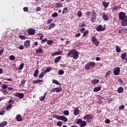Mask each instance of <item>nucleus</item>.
I'll return each instance as SVG.
<instances>
[{
	"mask_svg": "<svg viewBox=\"0 0 127 127\" xmlns=\"http://www.w3.org/2000/svg\"><path fill=\"white\" fill-rule=\"evenodd\" d=\"M12 108V105L11 104H9L6 108L7 111H9V110H10Z\"/></svg>",
	"mask_w": 127,
	"mask_h": 127,
	"instance_id": "48",
	"label": "nucleus"
},
{
	"mask_svg": "<svg viewBox=\"0 0 127 127\" xmlns=\"http://www.w3.org/2000/svg\"><path fill=\"white\" fill-rule=\"evenodd\" d=\"M87 119H89L87 120ZM93 119H94V116H92V114H87L86 116H85L83 118V120H87V123H89V120H93Z\"/></svg>",
	"mask_w": 127,
	"mask_h": 127,
	"instance_id": "6",
	"label": "nucleus"
},
{
	"mask_svg": "<svg viewBox=\"0 0 127 127\" xmlns=\"http://www.w3.org/2000/svg\"><path fill=\"white\" fill-rule=\"evenodd\" d=\"M61 91H62V87H56L51 90V93H54L55 92H56V93H59V92H61Z\"/></svg>",
	"mask_w": 127,
	"mask_h": 127,
	"instance_id": "8",
	"label": "nucleus"
},
{
	"mask_svg": "<svg viewBox=\"0 0 127 127\" xmlns=\"http://www.w3.org/2000/svg\"><path fill=\"white\" fill-rule=\"evenodd\" d=\"M3 52H4V50L3 49H1L0 50V55H1V54H2V53H3Z\"/></svg>",
	"mask_w": 127,
	"mask_h": 127,
	"instance_id": "64",
	"label": "nucleus"
},
{
	"mask_svg": "<svg viewBox=\"0 0 127 127\" xmlns=\"http://www.w3.org/2000/svg\"><path fill=\"white\" fill-rule=\"evenodd\" d=\"M4 113H5V111L4 110L1 111L0 112V116H3V114H4Z\"/></svg>",
	"mask_w": 127,
	"mask_h": 127,
	"instance_id": "60",
	"label": "nucleus"
},
{
	"mask_svg": "<svg viewBox=\"0 0 127 127\" xmlns=\"http://www.w3.org/2000/svg\"><path fill=\"white\" fill-rule=\"evenodd\" d=\"M36 53H43V49L42 48H39L37 50H36Z\"/></svg>",
	"mask_w": 127,
	"mask_h": 127,
	"instance_id": "20",
	"label": "nucleus"
},
{
	"mask_svg": "<svg viewBox=\"0 0 127 127\" xmlns=\"http://www.w3.org/2000/svg\"><path fill=\"white\" fill-rule=\"evenodd\" d=\"M47 43L48 45H51V44L54 43V42L51 40H49V41H48Z\"/></svg>",
	"mask_w": 127,
	"mask_h": 127,
	"instance_id": "47",
	"label": "nucleus"
},
{
	"mask_svg": "<svg viewBox=\"0 0 127 127\" xmlns=\"http://www.w3.org/2000/svg\"><path fill=\"white\" fill-rule=\"evenodd\" d=\"M92 42H93V43L94 44H95V45H96V46H97V47H98V46H99V44H100V43L99 42V41H98L97 38H96L95 37H92Z\"/></svg>",
	"mask_w": 127,
	"mask_h": 127,
	"instance_id": "7",
	"label": "nucleus"
},
{
	"mask_svg": "<svg viewBox=\"0 0 127 127\" xmlns=\"http://www.w3.org/2000/svg\"><path fill=\"white\" fill-rule=\"evenodd\" d=\"M47 41H48V40L47 39V38H45L41 41V43H42V44H43L45 43V42H46Z\"/></svg>",
	"mask_w": 127,
	"mask_h": 127,
	"instance_id": "50",
	"label": "nucleus"
},
{
	"mask_svg": "<svg viewBox=\"0 0 127 127\" xmlns=\"http://www.w3.org/2000/svg\"><path fill=\"white\" fill-rule=\"evenodd\" d=\"M19 38H20L21 39H23V40H24V39H26L27 37L25 36H23L22 35H20L19 36Z\"/></svg>",
	"mask_w": 127,
	"mask_h": 127,
	"instance_id": "45",
	"label": "nucleus"
},
{
	"mask_svg": "<svg viewBox=\"0 0 127 127\" xmlns=\"http://www.w3.org/2000/svg\"><path fill=\"white\" fill-rule=\"evenodd\" d=\"M28 33L29 35H34L35 34V30L33 28L29 29Z\"/></svg>",
	"mask_w": 127,
	"mask_h": 127,
	"instance_id": "9",
	"label": "nucleus"
},
{
	"mask_svg": "<svg viewBox=\"0 0 127 127\" xmlns=\"http://www.w3.org/2000/svg\"><path fill=\"white\" fill-rule=\"evenodd\" d=\"M53 21V19H50L47 20V23L49 24V23H51V22H52Z\"/></svg>",
	"mask_w": 127,
	"mask_h": 127,
	"instance_id": "58",
	"label": "nucleus"
},
{
	"mask_svg": "<svg viewBox=\"0 0 127 127\" xmlns=\"http://www.w3.org/2000/svg\"><path fill=\"white\" fill-rule=\"evenodd\" d=\"M23 10L24 11H25V12H27V11H28V7H25L23 8Z\"/></svg>",
	"mask_w": 127,
	"mask_h": 127,
	"instance_id": "56",
	"label": "nucleus"
},
{
	"mask_svg": "<svg viewBox=\"0 0 127 127\" xmlns=\"http://www.w3.org/2000/svg\"><path fill=\"white\" fill-rule=\"evenodd\" d=\"M119 19L122 20L121 24L123 26H126V23L127 22V16L124 12H120L119 13Z\"/></svg>",
	"mask_w": 127,
	"mask_h": 127,
	"instance_id": "1",
	"label": "nucleus"
},
{
	"mask_svg": "<svg viewBox=\"0 0 127 127\" xmlns=\"http://www.w3.org/2000/svg\"><path fill=\"white\" fill-rule=\"evenodd\" d=\"M121 8L122 7L121 6L116 5L113 8L112 10L113 11H116V10L119 9V8Z\"/></svg>",
	"mask_w": 127,
	"mask_h": 127,
	"instance_id": "28",
	"label": "nucleus"
},
{
	"mask_svg": "<svg viewBox=\"0 0 127 127\" xmlns=\"http://www.w3.org/2000/svg\"><path fill=\"white\" fill-rule=\"evenodd\" d=\"M24 66V63H21L19 66L18 70H22V69H23Z\"/></svg>",
	"mask_w": 127,
	"mask_h": 127,
	"instance_id": "37",
	"label": "nucleus"
},
{
	"mask_svg": "<svg viewBox=\"0 0 127 127\" xmlns=\"http://www.w3.org/2000/svg\"><path fill=\"white\" fill-rule=\"evenodd\" d=\"M87 125V122L86 121H83L80 124V127H86V125Z\"/></svg>",
	"mask_w": 127,
	"mask_h": 127,
	"instance_id": "24",
	"label": "nucleus"
},
{
	"mask_svg": "<svg viewBox=\"0 0 127 127\" xmlns=\"http://www.w3.org/2000/svg\"><path fill=\"white\" fill-rule=\"evenodd\" d=\"M71 55H72V58L74 60H77L78 57H79V52L75 49H72L68 52L67 54V56H71Z\"/></svg>",
	"mask_w": 127,
	"mask_h": 127,
	"instance_id": "2",
	"label": "nucleus"
},
{
	"mask_svg": "<svg viewBox=\"0 0 127 127\" xmlns=\"http://www.w3.org/2000/svg\"><path fill=\"white\" fill-rule=\"evenodd\" d=\"M16 120L17 122H21V121H22V117L20 114H18L16 116Z\"/></svg>",
	"mask_w": 127,
	"mask_h": 127,
	"instance_id": "15",
	"label": "nucleus"
},
{
	"mask_svg": "<svg viewBox=\"0 0 127 127\" xmlns=\"http://www.w3.org/2000/svg\"><path fill=\"white\" fill-rule=\"evenodd\" d=\"M62 53V51L56 52L52 54V56H56V55H61Z\"/></svg>",
	"mask_w": 127,
	"mask_h": 127,
	"instance_id": "14",
	"label": "nucleus"
},
{
	"mask_svg": "<svg viewBox=\"0 0 127 127\" xmlns=\"http://www.w3.org/2000/svg\"><path fill=\"white\" fill-rule=\"evenodd\" d=\"M77 15L78 17H81V16H82V12L81 11H78Z\"/></svg>",
	"mask_w": 127,
	"mask_h": 127,
	"instance_id": "49",
	"label": "nucleus"
},
{
	"mask_svg": "<svg viewBox=\"0 0 127 127\" xmlns=\"http://www.w3.org/2000/svg\"><path fill=\"white\" fill-rule=\"evenodd\" d=\"M38 74H39V70L36 69L34 73V77H35V78H36L37 76H38Z\"/></svg>",
	"mask_w": 127,
	"mask_h": 127,
	"instance_id": "25",
	"label": "nucleus"
},
{
	"mask_svg": "<svg viewBox=\"0 0 127 127\" xmlns=\"http://www.w3.org/2000/svg\"><path fill=\"white\" fill-rule=\"evenodd\" d=\"M100 82V80L99 79H93L91 82L92 84H98Z\"/></svg>",
	"mask_w": 127,
	"mask_h": 127,
	"instance_id": "35",
	"label": "nucleus"
},
{
	"mask_svg": "<svg viewBox=\"0 0 127 127\" xmlns=\"http://www.w3.org/2000/svg\"><path fill=\"white\" fill-rule=\"evenodd\" d=\"M120 72L121 68H120V67H116L114 68L113 73L114 75H116V76H118V75L120 74Z\"/></svg>",
	"mask_w": 127,
	"mask_h": 127,
	"instance_id": "5",
	"label": "nucleus"
},
{
	"mask_svg": "<svg viewBox=\"0 0 127 127\" xmlns=\"http://www.w3.org/2000/svg\"><path fill=\"white\" fill-rule=\"evenodd\" d=\"M25 82H26V80H25V79L23 80H21V84L22 85H24V84H25Z\"/></svg>",
	"mask_w": 127,
	"mask_h": 127,
	"instance_id": "57",
	"label": "nucleus"
},
{
	"mask_svg": "<svg viewBox=\"0 0 127 127\" xmlns=\"http://www.w3.org/2000/svg\"><path fill=\"white\" fill-rule=\"evenodd\" d=\"M102 18H103L104 20L107 21L109 20V17H108V15L106 14H102Z\"/></svg>",
	"mask_w": 127,
	"mask_h": 127,
	"instance_id": "18",
	"label": "nucleus"
},
{
	"mask_svg": "<svg viewBox=\"0 0 127 127\" xmlns=\"http://www.w3.org/2000/svg\"><path fill=\"white\" fill-rule=\"evenodd\" d=\"M2 88L4 89L7 88V85L3 84V86H2Z\"/></svg>",
	"mask_w": 127,
	"mask_h": 127,
	"instance_id": "62",
	"label": "nucleus"
},
{
	"mask_svg": "<svg viewBox=\"0 0 127 127\" xmlns=\"http://www.w3.org/2000/svg\"><path fill=\"white\" fill-rule=\"evenodd\" d=\"M9 60H11V61H13L14 60H15V56L13 55H11L9 57Z\"/></svg>",
	"mask_w": 127,
	"mask_h": 127,
	"instance_id": "39",
	"label": "nucleus"
},
{
	"mask_svg": "<svg viewBox=\"0 0 127 127\" xmlns=\"http://www.w3.org/2000/svg\"><path fill=\"white\" fill-rule=\"evenodd\" d=\"M101 89H102V87L101 86L96 87L94 88L93 92H99V91H101Z\"/></svg>",
	"mask_w": 127,
	"mask_h": 127,
	"instance_id": "16",
	"label": "nucleus"
},
{
	"mask_svg": "<svg viewBox=\"0 0 127 127\" xmlns=\"http://www.w3.org/2000/svg\"><path fill=\"white\" fill-rule=\"evenodd\" d=\"M82 122V119H77V120L76 122L75 123V124H76V125H79V124H81Z\"/></svg>",
	"mask_w": 127,
	"mask_h": 127,
	"instance_id": "42",
	"label": "nucleus"
},
{
	"mask_svg": "<svg viewBox=\"0 0 127 127\" xmlns=\"http://www.w3.org/2000/svg\"><path fill=\"white\" fill-rule=\"evenodd\" d=\"M59 75H63L64 74V70L61 69L58 71Z\"/></svg>",
	"mask_w": 127,
	"mask_h": 127,
	"instance_id": "51",
	"label": "nucleus"
},
{
	"mask_svg": "<svg viewBox=\"0 0 127 127\" xmlns=\"http://www.w3.org/2000/svg\"><path fill=\"white\" fill-rule=\"evenodd\" d=\"M124 109H125V105H122L119 108V110H124Z\"/></svg>",
	"mask_w": 127,
	"mask_h": 127,
	"instance_id": "59",
	"label": "nucleus"
},
{
	"mask_svg": "<svg viewBox=\"0 0 127 127\" xmlns=\"http://www.w3.org/2000/svg\"><path fill=\"white\" fill-rule=\"evenodd\" d=\"M58 16V13L55 12L54 13L52 14V17H57Z\"/></svg>",
	"mask_w": 127,
	"mask_h": 127,
	"instance_id": "44",
	"label": "nucleus"
},
{
	"mask_svg": "<svg viewBox=\"0 0 127 127\" xmlns=\"http://www.w3.org/2000/svg\"><path fill=\"white\" fill-rule=\"evenodd\" d=\"M56 26V24L54 23H52L49 27V29H52V28H54L55 26Z\"/></svg>",
	"mask_w": 127,
	"mask_h": 127,
	"instance_id": "27",
	"label": "nucleus"
},
{
	"mask_svg": "<svg viewBox=\"0 0 127 127\" xmlns=\"http://www.w3.org/2000/svg\"><path fill=\"white\" fill-rule=\"evenodd\" d=\"M53 83H54V84H57V85H59L60 86H61V84L60 83V82L56 79H53Z\"/></svg>",
	"mask_w": 127,
	"mask_h": 127,
	"instance_id": "32",
	"label": "nucleus"
},
{
	"mask_svg": "<svg viewBox=\"0 0 127 127\" xmlns=\"http://www.w3.org/2000/svg\"><path fill=\"white\" fill-rule=\"evenodd\" d=\"M40 100L41 102H43V101H44V100H45V96H41L39 97Z\"/></svg>",
	"mask_w": 127,
	"mask_h": 127,
	"instance_id": "52",
	"label": "nucleus"
},
{
	"mask_svg": "<svg viewBox=\"0 0 127 127\" xmlns=\"http://www.w3.org/2000/svg\"><path fill=\"white\" fill-rule=\"evenodd\" d=\"M68 12V8H67V7H64V8L63 9L62 13H63V14H64V13H66V12Z\"/></svg>",
	"mask_w": 127,
	"mask_h": 127,
	"instance_id": "40",
	"label": "nucleus"
},
{
	"mask_svg": "<svg viewBox=\"0 0 127 127\" xmlns=\"http://www.w3.org/2000/svg\"><path fill=\"white\" fill-rule=\"evenodd\" d=\"M96 19H97V13L94 11L91 15L90 20L91 22H95L96 21Z\"/></svg>",
	"mask_w": 127,
	"mask_h": 127,
	"instance_id": "4",
	"label": "nucleus"
},
{
	"mask_svg": "<svg viewBox=\"0 0 127 127\" xmlns=\"http://www.w3.org/2000/svg\"><path fill=\"white\" fill-rule=\"evenodd\" d=\"M90 67H91V65H90L89 62L85 65V68L87 71L90 70Z\"/></svg>",
	"mask_w": 127,
	"mask_h": 127,
	"instance_id": "26",
	"label": "nucleus"
},
{
	"mask_svg": "<svg viewBox=\"0 0 127 127\" xmlns=\"http://www.w3.org/2000/svg\"><path fill=\"white\" fill-rule=\"evenodd\" d=\"M89 64L91 68H94L96 66V63L95 62H89Z\"/></svg>",
	"mask_w": 127,
	"mask_h": 127,
	"instance_id": "30",
	"label": "nucleus"
},
{
	"mask_svg": "<svg viewBox=\"0 0 127 127\" xmlns=\"http://www.w3.org/2000/svg\"><path fill=\"white\" fill-rule=\"evenodd\" d=\"M15 97L19 99H23V98H24V94H23V93H18L16 94Z\"/></svg>",
	"mask_w": 127,
	"mask_h": 127,
	"instance_id": "11",
	"label": "nucleus"
},
{
	"mask_svg": "<svg viewBox=\"0 0 127 127\" xmlns=\"http://www.w3.org/2000/svg\"><path fill=\"white\" fill-rule=\"evenodd\" d=\"M85 28H82L80 29V32L81 33H83L84 31H85Z\"/></svg>",
	"mask_w": 127,
	"mask_h": 127,
	"instance_id": "63",
	"label": "nucleus"
},
{
	"mask_svg": "<svg viewBox=\"0 0 127 127\" xmlns=\"http://www.w3.org/2000/svg\"><path fill=\"white\" fill-rule=\"evenodd\" d=\"M44 75H45V73L44 72H42L39 75V78L41 79V78H43L44 77Z\"/></svg>",
	"mask_w": 127,
	"mask_h": 127,
	"instance_id": "34",
	"label": "nucleus"
},
{
	"mask_svg": "<svg viewBox=\"0 0 127 127\" xmlns=\"http://www.w3.org/2000/svg\"><path fill=\"white\" fill-rule=\"evenodd\" d=\"M105 124H111V120L110 119H106L105 120Z\"/></svg>",
	"mask_w": 127,
	"mask_h": 127,
	"instance_id": "54",
	"label": "nucleus"
},
{
	"mask_svg": "<svg viewBox=\"0 0 127 127\" xmlns=\"http://www.w3.org/2000/svg\"><path fill=\"white\" fill-rule=\"evenodd\" d=\"M41 82H43V80L41 79H37L36 80H34L32 81L33 84H39V83H41Z\"/></svg>",
	"mask_w": 127,
	"mask_h": 127,
	"instance_id": "22",
	"label": "nucleus"
},
{
	"mask_svg": "<svg viewBox=\"0 0 127 127\" xmlns=\"http://www.w3.org/2000/svg\"><path fill=\"white\" fill-rule=\"evenodd\" d=\"M111 71H108L106 73V75H105V78H108V77H107V76H109V75H111Z\"/></svg>",
	"mask_w": 127,
	"mask_h": 127,
	"instance_id": "53",
	"label": "nucleus"
},
{
	"mask_svg": "<svg viewBox=\"0 0 127 127\" xmlns=\"http://www.w3.org/2000/svg\"><path fill=\"white\" fill-rule=\"evenodd\" d=\"M55 119H57V120H60V121H63V122H64L66 123L68 121V119H67V117L65 116H59L58 115H56L55 116Z\"/></svg>",
	"mask_w": 127,
	"mask_h": 127,
	"instance_id": "3",
	"label": "nucleus"
},
{
	"mask_svg": "<svg viewBox=\"0 0 127 127\" xmlns=\"http://www.w3.org/2000/svg\"><path fill=\"white\" fill-rule=\"evenodd\" d=\"M56 7L57 8H59V7H63V4H62L59 2H57V3H56Z\"/></svg>",
	"mask_w": 127,
	"mask_h": 127,
	"instance_id": "33",
	"label": "nucleus"
},
{
	"mask_svg": "<svg viewBox=\"0 0 127 127\" xmlns=\"http://www.w3.org/2000/svg\"><path fill=\"white\" fill-rule=\"evenodd\" d=\"M19 49H20V50H23V49H24V47L23 46V45H20L19 47Z\"/></svg>",
	"mask_w": 127,
	"mask_h": 127,
	"instance_id": "55",
	"label": "nucleus"
},
{
	"mask_svg": "<svg viewBox=\"0 0 127 127\" xmlns=\"http://www.w3.org/2000/svg\"><path fill=\"white\" fill-rule=\"evenodd\" d=\"M7 125V122L6 121H3L1 123H0V127H5Z\"/></svg>",
	"mask_w": 127,
	"mask_h": 127,
	"instance_id": "19",
	"label": "nucleus"
},
{
	"mask_svg": "<svg viewBox=\"0 0 127 127\" xmlns=\"http://www.w3.org/2000/svg\"><path fill=\"white\" fill-rule=\"evenodd\" d=\"M57 126H58V127H62V126H63V122L61 121L58 122L57 123Z\"/></svg>",
	"mask_w": 127,
	"mask_h": 127,
	"instance_id": "41",
	"label": "nucleus"
},
{
	"mask_svg": "<svg viewBox=\"0 0 127 127\" xmlns=\"http://www.w3.org/2000/svg\"><path fill=\"white\" fill-rule=\"evenodd\" d=\"M80 114V110L78 109V107L75 108L74 111V116H78Z\"/></svg>",
	"mask_w": 127,
	"mask_h": 127,
	"instance_id": "13",
	"label": "nucleus"
},
{
	"mask_svg": "<svg viewBox=\"0 0 127 127\" xmlns=\"http://www.w3.org/2000/svg\"><path fill=\"white\" fill-rule=\"evenodd\" d=\"M24 47H25V48H28V47L30 46V41L29 40L26 41L24 42Z\"/></svg>",
	"mask_w": 127,
	"mask_h": 127,
	"instance_id": "12",
	"label": "nucleus"
},
{
	"mask_svg": "<svg viewBox=\"0 0 127 127\" xmlns=\"http://www.w3.org/2000/svg\"><path fill=\"white\" fill-rule=\"evenodd\" d=\"M69 111L65 110L64 112V115H65V116H69Z\"/></svg>",
	"mask_w": 127,
	"mask_h": 127,
	"instance_id": "46",
	"label": "nucleus"
},
{
	"mask_svg": "<svg viewBox=\"0 0 127 127\" xmlns=\"http://www.w3.org/2000/svg\"><path fill=\"white\" fill-rule=\"evenodd\" d=\"M2 93H3V94H4V95L5 94L6 95V94H8V92H7V91H6V90H3L2 91Z\"/></svg>",
	"mask_w": 127,
	"mask_h": 127,
	"instance_id": "61",
	"label": "nucleus"
},
{
	"mask_svg": "<svg viewBox=\"0 0 127 127\" xmlns=\"http://www.w3.org/2000/svg\"><path fill=\"white\" fill-rule=\"evenodd\" d=\"M109 4H110V2H106L104 1L103 2V5L105 7V8H107L108 6H109Z\"/></svg>",
	"mask_w": 127,
	"mask_h": 127,
	"instance_id": "23",
	"label": "nucleus"
},
{
	"mask_svg": "<svg viewBox=\"0 0 127 127\" xmlns=\"http://www.w3.org/2000/svg\"><path fill=\"white\" fill-rule=\"evenodd\" d=\"M117 92L118 93H119V94H122V93L124 92V87H120L119 88H118Z\"/></svg>",
	"mask_w": 127,
	"mask_h": 127,
	"instance_id": "17",
	"label": "nucleus"
},
{
	"mask_svg": "<svg viewBox=\"0 0 127 127\" xmlns=\"http://www.w3.org/2000/svg\"><path fill=\"white\" fill-rule=\"evenodd\" d=\"M51 70H52V68H51V67H50L47 68L44 71L45 74H46V73H48L49 72H50Z\"/></svg>",
	"mask_w": 127,
	"mask_h": 127,
	"instance_id": "38",
	"label": "nucleus"
},
{
	"mask_svg": "<svg viewBox=\"0 0 127 127\" xmlns=\"http://www.w3.org/2000/svg\"><path fill=\"white\" fill-rule=\"evenodd\" d=\"M61 58H62L61 56H59L56 58H55L54 61L55 63H58V62H59V61L61 60Z\"/></svg>",
	"mask_w": 127,
	"mask_h": 127,
	"instance_id": "21",
	"label": "nucleus"
},
{
	"mask_svg": "<svg viewBox=\"0 0 127 127\" xmlns=\"http://www.w3.org/2000/svg\"><path fill=\"white\" fill-rule=\"evenodd\" d=\"M121 57L123 60H125V59H126V58L127 57V53H124L121 55Z\"/></svg>",
	"mask_w": 127,
	"mask_h": 127,
	"instance_id": "29",
	"label": "nucleus"
},
{
	"mask_svg": "<svg viewBox=\"0 0 127 127\" xmlns=\"http://www.w3.org/2000/svg\"><path fill=\"white\" fill-rule=\"evenodd\" d=\"M106 29V28H104L103 27V26L102 25H99L97 28L96 30L97 31H98L100 32V31H104Z\"/></svg>",
	"mask_w": 127,
	"mask_h": 127,
	"instance_id": "10",
	"label": "nucleus"
},
{
	"mask_svg": "<svg viewBox=\"0 0 127 127\" xmlns=\"http://www.w3.org/2000/svg\"><path fill=\"white\" fill-rule=\"evenodd\" d=\"M88 34H89V31L88 30H86L85 32H83V37H86Z\"/></svg>",
	"mask_w": 127,
	"mask_h": 127,
	"instance_id": "36",
	"label": "nucleus"
},
{
	"mask_svg": "<svg viewBox=\"0 0 127 127\" xmlns=\"http://www.w3.org/2000/svg\"><path fill=\"white\" fill-rule=\"evenodd\" d=\"M91 14H92L91 12L90 11L86 12V17H87L88 18H90V17H88V16H91Z\"/></svg>",
	"mask_w": 127,
	"mask_h": 127,
	"instance_id": "43",
	"label": "nucleus"
},
{
	"mask_svg": "<svg viewBox=\"0 0 127 127\" xmlns=\"http://www.w3.org/2000/svg\"><path fill=\"white\" fill-rule=\"evenodd\" d=\"M116 52H117L118 53H120V52H121V51H122V50L121 49V48H120V47H119V46H116Z\"/></svg>",
	"mask_w": 127,
	"mask_h": 127,
	"instance_id": "31",
	"label": "nucleus"
}]
</instances>
